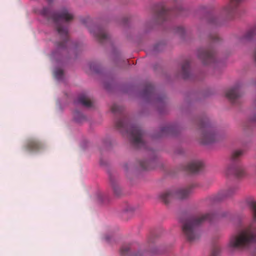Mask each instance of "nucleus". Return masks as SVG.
Instances as JSON below:
<instances>
[{
  "label": "nucleus",
  "instance_id": "obj_1",
  "mask_svg": "<svg viewBox=\"0 0 256 256\" xmlns=\"http://www.w3.org/2000/svg\"><path fill=\"white\" fill-rule=\"evenodd\" d=\"M41 14L48 20H52L56 26V30L62 39V41L57 44L58 50L64 49L66 47L68 40V27L64 22L72 20L74 16L66 8H62L58 12H52L48 8H44Z\"/></svg>",
  "mask_w": 256,
  "mask_h": 256
},
{
  "label": "nucleus",
  "instance_id": "obj_2",
  "mask_svg": "<svg viewBox=\"0 0 256 256\" xmlns=\"http://www.w3.org/2000/svg\"><path fill=\"white\" fill-rule=\"evenodd\" d=\"M250 206L252 211L253 220L255 221L256 220V202H250ZM254 244H256V227L252 224H250L232 236L228 246L233 248L243 250L249 248Z\"/></svg>",
  "mask_w": 256,
  "mask_h": 256
},
{
  "label": "nucleus",
  "instance_id": "obj_3",
  "mask_svg": "<svg viewBox=\"0 0 256 256\" xmlns=\"http://www.w3.org/2000/svg\"><path fill=\"white\" fill-rule=\"evenodd\" d=\"M214 217L213 214L208 213L187 218L182 226V232L186 240L190 242L198 240L201 235L200 225L205 221L212 220Z\"/></svg>",
  "mask_w": 256,
  "mask_h": 256
},
{
  "label": "nucleus",
  "instance_id": "obj_4",
  "mask_svg": "<svg viewBox=\"0 0 256 256\" xmlns=\"http://www.w3.org/2000/svg\"><path fill=\"white\" fill-rule=\"evenodd\" d=\"M116 128L122 134H126L130 138L132 145L136 148H146L144 140V132L137 125L129 124L127 118L123 115L116 122Z\"/></svg>",
  "mask_w": 256,
  "mask_h": 256
},
{
  "label": "nucleus",
  "instance_id": "obj_5",
  "mask_svg": "<svg viewBox=\"0 0 256 256\" xmlns=\"http://www.w3.org/2000/svg\"><path fill=\"white\" fill-rule=\"evenodd\" d=\"M198 127L202 132L200 138L202 143L209 144L216 140L217 134L208 118H204L200 119L198 123Z\"/></svg>",
  "mask_w": 256,
  "mask_h": 256
},
{
  "label": "nucleus",
  "instance_id": "obj_6",
  "mask_svg": "<svg viewBox=\"0 0 256 256\" xmlns=\"http://www.w3.org/2000/svg\"><path fill=\"white\" fill-rule=\"evenodd\" d=\"M192 186L185 188H172L167 190L160 195V198L165 204L169 203L172 200L186 198L192 192Z\"/></svg>",
  "mask_w": 256,
  "mask_h": 256
},
{
  "label": "nucleus",
  "instance_id": "obj_7",
  "mask_svg": "<svg viewBox=\"0 0 256 256\" xmlns=\"http://www.w3.org/2000/svg\"><path fill=\"white\" fill-rule=\"evenodd\" d=\"M198 57L204 64L213 62L215 60L214 52L210 48H200L198 50Z\"/></svg>",
  "mask_w": 256,
  "mask_h": 256
},
{
  "label": "nucleus",
  "instance_id": "obj_8",
  "mask_svg": "<svg viewBox=\"0 0 256 256\" xmlns=\"http://www.w3.org/2000/svg\"><path fill=\"white\" fill-rule=\"evenodd\" d=\"M242 2V0H229L228 4L223 8V13L228 17H233Z\"/></svg>",
  "mask_w": 256,
  "mask_h": 256
},
{
  "label": "nucleus",
  "instance_id": "obj_9",
  "mask_svg": "<svg viewBox=\"0 0 256 256\" xmlns=\"http://www.w3.org/2000/svg\"><path fill=\"white\" fill-rule=\"evenodd\" d=\"M241 88L242 84H238L226 92V96L232 102L234 103L242 96Z\"/></svg>",
  "mask_w": 256,
  "mask_h": 256
},
{
  "label": "nucleus",
  "instance_id": "obj_10",
  "mask_svg": "<svg viewBox=\"0 0 256 256\" xmlns=\"http://www.w3.org/2000/svg\"><path fill=\"white\" fill-rule=\"evenodd\" d=\"M228 175L233 174L237 178H241L245 176L246 172L243 166L239 164H232L226 170Z\"/></svg>",
  "mask_w": 256,
  "mask_h": 256
},
{
  "label": "nucleus",
  "instance_id": "obj_11",
  "mask_svg": "<svg viewBox=\"0 0 256 256\" xmlns=\"http://www.w3.org/2000/svg\"><path fill=\"white\" fill-rule=\"evenodd\" d=\"M203 166L204 164L201 161L194 160L188 164L184 168V170L188 172L194 174L200 171Z\"/></svg>",
  "mask_w": 256,
  "mask_h": 256
},
{
  "label": "nucleus",
  "instance_id": "obj_12",
  "mask_svg": "<svg viewBox=\"0 0 256 256\" xmlns=\"http://www.w3.org/2000/svg\"><path fill=\"white\" fill-rule=\"evenodd\" d=\"M94 36L98 39L100 42H107L110 38L109 35L107 34L105 30L100 27H95L92 31Z\"/></svg>",
  "mask_w": 256,
  "mask_h": 256
},
{
  "label": "nucleus",
  "instance_id": "obj_13",
  "mask_svg": "<svg viewBox=\"0 0 256 256\" xmlns=\"http://www.w3.org/2000/svg\"><path fill=\"white\" fill-rule=\"evenodd\" d=\"M43 147L42 143L36 139L28 140L25 146V149L27 151L32 152H38Z\"/></svg>",
  "mask_w": 256,
  "mask_h": 256
},
{
  "label": "nucleus",
  "instance_id": "obj_14",
  "mask_svg": "<svg viewBox=\"0 0 256 256\" xmlns=\"http://www.w3.org/2000/svg\"><path fill=\"white\" fill-rule=\"evenodd\" d=\"M236 192L234 188H230L227 190H220L214 197V200L218 202L230 198Z\"/></svg>",
  "mask_w": 256,
  "mask_h": 256
},
{
  "label": "nucleus",
  "instance_id": "obj_15",
  "mask_svg": "<svg viewBox=\"0 0 256 256\" xmlns=\"http://www.w3.org/2000/svg\"><path fill=\"white\" fill-rule=\"evenodd\" d=\"M156 15L158 19L162 21L165 20L168 18L169 10L163 4H160L156 10Z\"/></svg>",
  "mask_w": 256,
  "mask_h": 256
},
{
  "label": "nucleus",
  "instance_id": "obj_16",
  "mask_svg": "<svg viewBox=\"0 0 256 256\" xmlns=\"http://www.w3.org/2000/svg\"><path fill=\"white\" fill-rule=\"evenodd\" d=\"M142 96L148 99L156 98L154 88V86L150 84H147L142 92Z\"/></svg>",
  "mask_w": 256,
  "mask_h": 256
},
{
  "label": "nucleus",
  "instance_id": "obj_17",
  "mask_svg": "<svg viewBox=\"0 0 256 256\" xmlns=\"http://www.w3.org/2000/svg\"><path fill=\"white\" fill-rule=\"evenodd\" d=\"M181 72L184 78L186 79L190 78V61L188 60H185L182 64Z\"/></svg>",
  "mask_w": 256,
  "mask_h": 256
},
{
  "label": "nucleus",
  "instance_id": "obj_18",
  "mask_svg": "<svg viewBox=\"0 0 256 256\" xmlns=\"http://www.w3.org/2000/svg\"><path fill=\"white\" fill-rule=\"evenodd\" d=\"M176 128L171 124H166L162 128L160 135L158 137H161L168 134H173L175 132Z\"/></svg>",
  "mask_w": 256,
  "mask_h": 256
},
{
  "label": "nucleus",
  "instance_id": "obj_19",
  "mask_svg": "<svg viewBox=\"0 0 256 256\" xmlns=\"http://www.w3.org/2000/svg\"><path fill=\"white\" fill-rule=\"evenodd\" d=\"M76 102L80 104L83 106L87 108H90L92 106V102L84 94L80 95L78 98Z\"/></svg>",
  "mask_w": 256,
  "mask_h": 256
},
{
  "label": "nucleus",
  "instance_id": "obj_20",
  "mask_svg": "<svg viewBox=\"0 0 256 256\" xmlns=\"http://www.w3.org/2000/svg\"><path fill=\"white\" fill-rule=\"evenodd\" d=\"M130 245L123 246L120 249L122 256H142V252L130 254Z\"/></svg>",
  "mask_w": 256,
  "mask_h": 256
},
{
  "label": "nucleus",
  "instance_id": "obj_21",
  "mask_svg": "<svg viewBox=\"0 0 256 256\" xmlns=\"http://www.w3.org/2000/svg\"><path fill=\"white\" fill-rule=\"evenodd\" d=\"M256 34V28H252L245 34V35L241 38L242 42H246L250 40Z\"/></svg>",
  "mask_w": 256,
  "mask_h": 256
},
{
  "label": "nucleus",
  "instance_id": "obj_22",
  "mask_svg": "<svg viewBox=\"0 0 256 256\" xmlns=\"http://www.w3.org/2000/svg\"><path fill=\"white\" fill-rule=\"evenodd\" d=\"M112 186L114 194L116 196H120L122 193V190L119 185L110 179Z\"/></svg>",
  "mask_w": 256,
  "mask_h": 256
},
{
  "label": "nucleus",
  "instance_id": "obj_23",
  "mask_svg": "<svg viewBox=\"0 0 256 256\" xmlns=\"http://www.w3.org/2000/svg\"><path fill=\"white\" fill-rule=\"evenodd\" d=\"M244 154V152L240 150H234L231 156V159L233 162L238 160Z\"/></svg>",
  "mask_w": 256,
  "mask_h": 256
},
{
  "label": "nucleus",
  "instance_id": "obj_24",
  "mask_svg": "<svg viewBox=\"0 0 256 256\" xmlns=\"http://www.w3.org/2000/svg\"><path fill=\"white\" fill-rule=\"evenodd\" d=\"M74 120L78 122H81L85 120V116L83 114L78 110L74 112Z\"/></svg>",
  "mask_w": 256,
  "mask_h": 256
},
{
  "label": "nucleus",
  "instance_id": "obj_25",
  "mask_svg": "<svg viewBox=\"0 0 256 256\" xmlns=\"http://www.w3.org/2000/svg\"><path fill=\"white\" fill-rule=\"evenodd\" d=\"M111 110L112 112L114 114H121L122 112L123 108L116 104H114L112 106L111 108Z\"/></svg>",
  "mask_w": 256,
  "mask_h": 256
},
{
  "label": "nucleus",
  "instance_id": "obj_26",
  "mask_svg": "<svg viewBox=\"0 0 256 256\" xmlns=\"http://www.w3.org/2000/svg\"><path fill=\"white\" fill-rule=\"evenodd\" d=\"M64 72L61 69H56L54 72V76L58 80L62 78Z\"/></svg>",
  "mask_w": 256,
  "mask_h": 256
},
{
  "label": "nucleus",
  "instance_id": "obj_27",
  "mask_svg": "<svg viewBox=\"0 0 256 256\" xmlns=\"http://www.w3.org/2000/svg\"><path fill=\"white\" fill-rule=\"evenodd\" d=\"M140 166L142 170H146L149 169V162L146 160L140 161Z\"/></svg>",
  "mask_w": 256,
  "mask_h": 256
},
{
  "label": "nucleus",
  "instance_id": "obj_28",
  "mask_svg": "<svg viewBox=\"0 0 256 256\" xmlns=\"http://www.w3.org/2000/svg\"><path fill=\"white\" fill-rule=\"evenodd\" d=\"M210 39L211 41L213 42H220V40L218 36L216 34L210 35Z\"/></svg>",
  "mask_w": 256,
  "mask_h": 256
},
{
  "label": "nucleus",
  "instance_id": "obj_29",
  "mask_svg": "<svg viewBox=\"0 0 256 256\" xmlns=\"http://www.w3.org/2000/svg\"><path fill=\"white\" fill-rule=\"evenodd\" d=\"M220 252V249L218 246H214L212 250L210 256H217Z\"/></svg>",
  "mask_w": 256,
  "mask_h": 256
},
{
  "label": "nucleus",
  "instance_id": "obj_30",
  "mask_svg": "<svg viewBox=\"0 0 256 256\" xmlns=\"http://www.w3.org/2000/svg\"><path fill=\"white\" fill-rule=\"evenodd\" d=\"M176 32L180 34H182L184 32V29L182 26L178 27Z\"/></svg>",
  "mask_w": 256,
  "mask_h": 256
},
{
  "label": "nucleus",
  "instance_id": "obj_31",
  "mask_svg": "<svg viewBox=\"0 0 256 256\" xmlns=\"http://www.w3.org/2000/svg\"><path fill=\"white\" fill-rule=\"evenodd\" d=\"M162 44H156L154 48V51L159 50V48L162 47Z\"/></svg>",
  "mask_w": 256,
  "mask_h": 256
},
{
  "label": "nucleus",
  "instance_id": "obj_32",
  "mask_svg": "<svg viewBox=\"0 0 256 256\" xmlns=\"http://www.w3.org/2000/svg\"><path fill=\"white\" fill-rule=\"evenodd\" d=\"M210 23L216 24V18H212L210 20Z\"/></svg>",
  "mask_w": 256,
  "mask_h": 256
},
{
  "label": "nucleus",
  "instance_id": "obj_33",
  "mask_svg": "<svg viewBox=\"0 0 256 256\" xmlns=\"http://www.w3.org/2000/svg\"><path fill=\"white\" fill-rule=\"evenodd\" d=\"M250 120L253 122H256V114L254 115L250 118Z\"/></svg>",
  "mask_w": 256,
  "mask_h": 256
},
{
  "label": "nucleus",
  "instance_id": "obj_34",
  "mask_svg": "<svg viewBox=\"0 0 256 256\" xmlns=\"http://www.w3.org/2000/svg\"><path fill=\"white\" fill-rule=\"evenodd\" d=\"M254 60L255 61V62H256V48L254 50Z\"/></svg>",
  "mask_w": 256,
  "mask_h": 256
},
{
  "label": "nucleus",
  "instance_id": "obj_35",
  "mask_svg": "<svg viewBox=\"0 0 256 256\" xmlns=\"http://www.w3.org/2000/svg\"><path fill=\"white\" fill-rule=\"evenodd\" d=\"M162 100H163V98H157L156 99V102H158L159 101Z\"/></svg>",
  "mask_w": 256,
  "mask_h": 256
},
{
  "label": "nucleus",
  "instance_id": "obj_36",
  "mask_svg": "<svg viewBox=\"0 0 256 256\" xmlns=\"http://www.w3.org/2000/svg\"><path fill=\"white\" fill-rule=\"evenodd\" d=\"M90 69H92V70H94V68H93V66L92 64H90Z\"/></svg>",
  "mask_w": 256,
  "mask_h": 256
},
{
  "label": "nucleus",
  "instance_id": "obj_37",
  "mask_svg": "<svg viewBox=\"0 0 256 256\" xmlns=\"http://www.w3.org/2000/svg\"><path fill=\"white\" fill-rule=\"evenodd\" d=\"M255 172H256V166H255Z\"/></svg>",
  "mask_w": 256,
  "mask_h": 256
},
{
  "label": "nucleus",
  "instance_id": "obj_38",
  "mask_svg": "<svg viewBox=\"0 0 256 256\" xmlns=\"http://www.w3.org/2000/svg\"><path fill=\"white\" fill-rule=\"evenodd\" d=\"M48 2H50L51 1H52V0H47Z\"/></svg>",
  "mask_w": 256,
  "mask_h": 256
}]
</instances>
